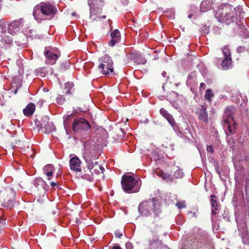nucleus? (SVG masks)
<instances>
[{
	"instance_id": "nucleus-1",
	"label": "nucleus",
	"mask_w": 249,
	"mask_h": 249,
	"mask_svg": "<svg viewBox=\"0 0 249 249\" xmlns=\"http://www.w3.org/2000/svg\"><path fill=\"white\" fill-rule=\"evenodd\" d=\"M244 13L242 8L240 7H236L232 8V7L229 4L221 5L216 11L215 16L218 20L221 23L226 24H230L238 20L243 24V19Z\"/></svg>"
},
{
	"instance_id": "nucleus-2",
	"label": "nucleus",
	"mask_w": 249,
	"mask_h": 249,
	"mask_svg": "<svg viewBox=\"0 0 249 249\" xmlns=\"http://www.w3.org/2000/svg\"><path fill=\"white\" fill-rule=\"evenodd\" d=\"M57 12L55 6L49 3L41 2L35 7L33 14L35 19L40 22L42 20L51 19Z\"/></svg>"
},
{
	"instance_id": "nucleus-3",
	"label": "nucleus",
	"mask_w": 249,
	"mask_h": 249,
	"mask_svg": "<svg viewBox=\"0 0 249 249\" xmlns=\"http://www.w3.org/2000/svg\"><path fill=\"white\" fill-rule=\"evenodd\" d=\"M139 213L143 216H148L153 214L156 217L161 212V203L156 198L145 201L139 206Z\"/></svg>"
},
{
	"instance_id": "nucleus-4",
	"label": "nucleus",
	"mask_w": 249,
	"mask_h": 249,
	"mask_svg": "<svg viewBox=\"0 0 249 249\" xmlns=\"http://www.w3.org/2000/svg\"><path fill=\"white\" fill-rule=\"evenodd\" d=\"M16 192L10 185L0 188V198L3 200V207L12 209L15 203Z\"/></svg>"
},
{
	"instance_id": "nucleus-5",
	"label": "nucleus",
	"mask_w": 249,
	"mask_h": 249,
	"mask_svg": "<svg viewBox=\"0 0 249 249\" xmlns=\"http://www.w3.org/2000/svg\"><path fill=\"white\" fill-rule=\"evenodd\" d=\"M121 185L124 192L131 194L139 191L141 182L139 178H135L131 176L124 175L121 179Z\"/></svg>"
},
{
	"instance_id": "nucleus-6",
	"label": "nucleus",
	"mask_w": 249,
	"mask_h": 249,
	"mask_svg": "<svg viewBox=\"0 0 249 249\" xmlns=\"http://www.w3.org/2000/svg\"><path fill=\"white\" fill-rule=\"evenodd\" d=\"M235 108L233 106L227 107L223 116L224 127L228 129L230 134L232 135L235 132L236 124L233 118Z\"/></svg>"
},
{
	"instance_id": "nucleus-7",
	"label": "nucleus",
	"mask_w": 249,
	"mask_h": 249,
	"mask_svg": "<svg viewBox=\"0 0 249 249\" xmlns=\"http://www.w3.org/2000/svg\"><path fill=\"white\" fill-rule=\"evenodd\" d=\"M99 70L103 75H109L114 74L113 62L110 56L105 54L99 58Z\"/></svg>"
},
{
	"instance_id": "nucleus-8",
	"label": "nucleus",
	"mask_w": 249,
	"mask_h": 249,
	"mask_svg": "<svg viewBox=\"0 0 249 249\" xmlns=\"http://www.w3.org/2000/svg\"><path fill=\"white\" fill-rule=\"evenodd\" d=\"M90 128L89 123L83 118L75 119L72 124L74 132L78 135H82V133Z\"/></svg>"
},
{
	"instance_id": "nucleus-9",
	"label": "nucleus",
	"mask_w": 249,
	"mask_h": 249,
	"mask_svg": "<svg viewBox=\"0 0 249 249\" xmlns=\"http://www.w3.org/2000/svg\"><path fill=\"white\" fill-rule=\"evenodd\" d=\"M88 155L86 154L85 156V160L87 164V167L83 171L81 170V172L79 173V175L83 178L91 181L92 179V176L94 174V166Z\"/></svg>"
},
{
	"instance_id": "nucleus-10",
	"label": "nucleus",
	"mask_w": 249,
	"mask_h": 249,
	"mask_svg": "<svg viewBox=\"0 0 249 249\" xmlns=\"http://www.w3.org/2000/svg\"><path fill=\"white\" fill-rule=\"evenodd\" d=\"M222 53L224 59L221 63V67L223 70L230 69L232 67L231 53L228 46H225L222 49Z\"/></svg>"
},
{
	"instance_id": "nucleus-11",
	"label": "nucleus",
	"mask_w": 249,
	"mask_h": 249,
	"mask_svg": "<svg viewBox=\"0 0 249 249\" xmlns=\"http://www.w3.org/2000/svg\"><path fill=\"white\" fill-rule=\"evenodd\" d=\"M23 26V19L22 18L12 21L8 24L7 27L8 32L12 35H16L19 31Z\"/></svg>"
},
{
	"instance_id": "nucleus-12",
	"label": "nucleus",
	"mask_w": 249,
	"mask_h": 249,
	"mask_svg": "<svg viewBox=\"0 0 249 249\" xmlns=\"http://www.w3.org/2000/svg\"><path fill=\"white\" fill-rule=\"evenodd\" d=\"M196 114L199 120L205 124H208L209 122V116L205 106L201 105L196 108Z\"/></svg>"
},
{
	"instance_id": "nucleus-13",
	"label": "nucleus",
	"mask_w": 249,
	"mask_h": 249,
	"mask_svg": "<svg viewBox=\"0 0 249 249\" xmlns=\"http://www.w3.org/2000/svg\"><path fill=\"white\" fill-rule=\"evenodd\" d=\"M44 53L46 58V63L50 65L55 64L59 56L58 54L53 53L50 50L47 51L46 49H45Z\"/></svg>"
},
{
	"instance_id": "nucleus-14",
	"label": "nucleus",
	"mask_w": 249,
	"mask_h": 249,
	"mask_svg": "<svg viewBox=\"0 0 249 249\" xmlns=\"http://www.w3.org/2000/svg\"><path fill=\"white\" fill-rule=\"evenodd\" d=\"M71 170L76 173L81 172V161L77 157L72 158L70 160Z\"/></svg>"
},
{
	"instance_id": "nucleus-15",
	"label": "nucleus",
	"mask_w": 249,
	"mask_h": 249,
	"mask_svg": "<svg viewBox=\"0 0 249 249\" xmlns=\"http://www.w3.org/2000/svg\"><path fill=\"white\" fill-rule=\"evenodd\" d=\"M186 84L188 86L190 87L191 90H193V89L196 87L197 82L196 72L189 73L187 77Z\"/></svg>"
},
{
	"instance_id": "nucleus-16",
	"label": "nucleus",
	"mask_w": 249,
	"mask_h": 249,
	"mask_svg": "<svg viewBox=\"0 0 249 249\" xmlns=\"http://www.w3.org/2000/svg\"><path fill=\"white\" fill-rule=\"evenodd\" d=\"M120 33L118 29H115L110 34L111 40L108 42V45L110 47L114 46L120 41Z\"/></svg>"
},
{
	"instance_id": "nucleus-17",
	"label": "nucleus",
	"mask_w": 249,
	"mask_h": 249,
	"mask_svg": "<svg viewBox=\"0 0 249 249\" xmlns=\"http://www.w3.org/2000/svg\"><path fill=\"white\" fill-rule=\"evenodd\" d=\"M130 59L138 65H144L146 63V60L141 54L134 53L131 54Z\"/></svg>"
},
{
	"instance_id": "nucleus-18",
	"label": "nucleus",
	"mask_w": 249,
	"mask_h": 249,
	"mask_svg": "<svg viewBox=\"0 0 249 249\" xmlns=\"http://www.w3.org/2000/svg\"><path fill=\"white\" fill-rule=\"evenodd\" d=\"M149 249H161V241L157 237H154L149 241Z\"/></svg>"
},
{
	"instance_id": "nucleus-19",
	"label": "nucleus",
	"mask_w": 249,
	"mask_h": 249,
	"mask_svg": "<svg viewBox=\"0 0 249 249\" xmlns=\"http://www.w3.org/2000/svg\"><path fill=\"white\" fill-rule=\"evenodd\" d=\"M104 4V0H88V4L90 8L101 9Z\"/></svg>"
},
{
	"instance_id": "nucleus-20",
	"label": "nucleus",
	"mask_w": 249,
	"mask_h": 249,
	"mask_svg": "<svg viewBox=\"0 0 249 249\" xmlns=\"http://www.w3.org/2000/svg\"><path fill=\"white\" fill-rule=\"evenodd\" d=\"M160 112V114L168 121L171 125H173L175 124V120L172 115L169 114L164 108H161Z\"/></svg>"
},
{
	"instance_id": "nucleus-21",
	"label": "nucleus",
	"mask_w": 249,
	"mask_h": 249,
	"mask_svg": "<svg viewBox=\"0 0 249 249\" xmlns=\"http://www.w3.org/2000/svg\"><path fill=\"white\" fill-rule=\"evenodd\" d=\"M212 8V2L211 0H204L202 1L200 5V11L201 12H205Z\"/></svg>"
},
{
	"instance_id": "nucleus-22",
	"label": "nucleus",
	"mask_w": 249,
	"mask_h": 249,
	"mask_svg": "<svg viewBox=\"0 0 249 249\" xmlns=\"http://www.w3.org/2000/svg\"><path fill=\"white\" fill-rule=\"evenodd\" d=\"M34 186L38 189L41 188L46 191L48 189V186L46 182L41 178H36L34 180Z\"/></svg>"
},
{
	"instance_id": "nucleus-23",
	"label": "nucleus",
	"mask_w": 249,
	"mask_h": 249,
	"mask_svg": "<svg viewBox=\"0 0 249 249\" xmlns=\"http://www.w3.org/2000/svg\"><path fill=\"white\" fill-rule=\"evenodd\" d=\"M35 105L33 103H30L28 104L25 108L23 109V114L26 116H30L33 115L35 111Z\"/></svg>"
},
{
	"instance_id": "nucleus-24",
	"label": "nucleus",
	"mask_w": 249,
	"mask_h": 249,
	"mask_svg": "<svg viewBox=\"0 0 249 249\" xmlns=\"http://www.w3.org/2000/svg\"><path fill=\"white\" fill-rule=\"evenodd\" d=\"M43 173L47 176L48 179H51L52 176L54 171V168L52 164H47L43 168Z\"/></svg>"
},
{
	"instance_id": "nucleus-25",
	"label": "nucleus",
	"mask_w": 249,
	"mask_h": 249,
	"mask_svg": "<svg viewBox=\"0 0 249 249\" xmlns=\"http://www.w3.org/2000/svg\"><path fill=\"white\" fill-rule=\"evenodd\" d=\"M101 9H99V8L96 9L93 8H90V19L92 21L97 20L99 18V16L101 14Z\"/></svg>"
},
{
	"instance_id": "nucleus-26",
	"label": "nucleus",
	"mask_w": 249,
	"mask_h": 249,
	"mask_svg": "<svg viewBox=\"0 0 249 249\" xmlns=\"http://www.w3.org/2000/svg\"><path fill=\"white\" fill-rule=\"evenodd\" d=\"M211 206H212V213L213 215L217 214V211L218 210V203L216 200V196L212 195H211Z\"/></svg>"
},
{
	"instance_id": "nucleus-27",
	"label": "nucleus",
	"mask_w": 249,
	"mask_h": 249,
	"mask_svg": "<svg viewBox=\"0 0 249 249\" xmlns=\"http://www.w3.org/2000/svg\"><path fill=\"white\" fill-rule=\"evenodd\" d=\"M157 175L163 179L167 181H173V177L170 174H168L161 170H157L156 171Z\"/></svg>"
},
{
	"instance_id": "nucleus-28",
	"label": "nucleus",
	"mask_w": 249,
	"mask_h": 249,
	"mask_svg": "<svg viewBox=\"0 0 249 249\" xmlns=\"http://www.w3.org/2000/svg\"><path fill=\"white\" fill-rule=\"evenodd\" d=\"M49 121V118L48 116H44L40 121L35 120L36 124L37 127H39L40 129H43L44 126L48 123Z\"/></svg>"
},
{
	"instance_id": "nucleus-29",
	"label": "nucleus",
	"mask_w": 249,
	"mask_h": 249,
	"mask_svg": "<svg viewBox=\"0 0 249 249\" xmlns=\"http://www.w3.org/2000/svg\"><path fill=\"white\" fill-rule=\"evenodd\" d=\"M196 240L198 242V245L199 246L200 245V249L196 248V249H203L201 245L206 243L208 241L207 234L206 233H204L202 235H200L199 237H197ZM182 249H186V248H183Z\"/></svg>"
},
{
	"instance_id": "nucleus-30",
	"label": "nucleus",
	"mask_w": 249,
	"mask_h": 249,
	"mask_svg": "<svg viewBox=\"0 0 249 249\" xmlns=\"http://www.w3.org/2000/svg\"><path fill=\"white\" fill-rule=\"evenodd\" d=\"M44 130L43 129L41 131L43 133H49L54 130V127L53 124L52 122L49 121L48 123L44 126L43 127Z\"/></svg>"
},
{
	"instance_id": "nucleus-31",
	"label": "nucleus",
	"mask_w": 249,
	"mask_h": 249,
	"mask_svg": "<svg viewBox=\"0 0 249 249\" xmlns=\"http://www.w3.org/2000/svg\"><path fill=\"white\" fill-rule=\"evenodd\" d=\"M88 154L89 155V159L90 160V161L92 163H94L93 161L94 160H96L98 158V155L96 153L95 151H86L84 154H83V157L85 159V156Z\"/></svg>"
},
{
	"instance_id": "nucleus-32",
	"label": "nucleus",
	"mask_w": 249,
	"mask_h": 249,
	"mask_svg": "<svg viewBox=\"0 0 249 249\" xmlns=\"http://www.w3.org/2000/svg\"><path fill=\"white\" fill-rule=\"evenodd\" d=\"M1 42L3 43V45L6 47V45H10L13 43V39L8 35L1 36Z\"/></svg>"
},
{
	"instance_id": "nucleus-33",
	"label": "nucleus",
	"mask_w": 249,
	"mask_h": 249,
	"mask_svg": "<svg viewBox=\"0 0 249 249\" xmlns=\"http://www.w3.org/2000/svg\"><path fill=\"white\" fill-rule=\"evenodd\" d=\"M35 74L36 76L40 77H45L48 72L47 69L45 68H39L35 70Z\"/></svg>"
},
{
	"instance_id": "nucleus-34",
	"label": "nucleus",
	"mask_w": 249,
	"mask_h": 249,
	"mask_svg": "<svg viewBox=\"0 0 249 249\" xmlns=\"http://www.w3.org/2000/svg\"><path fill=\"white\" fill-rule=\"evenodd\" d=\"M93 164L94 166V174H98L100 172L101 173H104L105 171L104 168L103 166H101L100 165H99L97 162H94V163H93Z\"/></svg>"
},
{
	"instance_id": "nucleus-35",
	"label": "nucleus",
	"mask_w": 249,
	"mask_h": 249,
	"mask_svg": "<svg viewBox=\"0 0 249 249\" xmlns=\"http://www.w3.org/2000/svg\"><path fill=\"white\" fill-rule=\"evenodd\" d=\"M73 84L72 83H67L65 84V93L69 94L71 93V90L73 87Z\"/></svg>"
},
{
	"instance_id": "nucleus-36",
	"label": "nucleus",
	"mask_w": 249,
	"mask_h": 249,
	"mask_svg": "<svg viewBox=\"0 0 249 249\" xmlns=\"http://www.w3.org/2000/svg\"><path fill=\"white\" fill-rule=\"evenodd\" d=\"M185 134H182L181 132H179V133L180 134V136L181 137L184 138H187L190 139L189 136L192 135L191 132L190 130V129L189 127V126H187L185 128Z\"/></svg>"
},
{
	"instance_id": "nucleus-37",
	"label": "nucleus",
	"mask_w": 249,
	"mask_h": 249,
	"mask_svg": "<svg viewBox=\"0 0 249 249\" xmlns=\"http://www.w3.org/2000/svg\"><path fill=\"white\" fill-rule=\"evenodd\" d=\"M213 96V94L212 92V90L210 89H208L206 91V93L205 94V98L206 99L208 100L209 102L211 101V98Z\"/></svg>"
},
{
	"instance_id": "nucleus-38",
	"label": "nucleus",
	"mask_w": 249,
	"mask_h": 249,
	"mask_svg": "<svg viewBox=\"0 0 249 249\" xmlns=\"http://www.w3.org/2000/svg\"><path fill=\"white\" fill-rule=\"evenodd\" d=\"M56 101L57 104L59 105H63L65 102V99L61 95H59L56 99Z\"/></svg>"
},
{
	"instance_id": "nucleus-39",
	"label": "nucleus",
	"mask_w": 249,
	"mask_h": 249,
	"mask_svg": "<svg viewBox=\"0 0 249 249\" xmlns=\"http://www.w3.org/2000/svg\"><path fill=\"white\" fill-rule=\"evenodd\" d=\"M174 176L176 178H182L183 176V173L180 169H177L174 173Z\"/></svg>"
},
{
	"instance_id": "nucleus-40",
	"label": "nucleus",
	"mask_w": 249,
	"mask_h": 249,
	"mask_svg": "<svg viewBox=\"0 0 249 249\" xmlns=\"http://www.w3.org/2000/svg\"><path fill=\"white\" fill-rule=\"evenodd\" d=\"M23 32L27 36H33L32 34L34 32L33 30L30 29V28H27L24 29Z\"/></svg>"
},
{
	"instance_id": "nucleus-41",
	"label": "nucleus",
	"mask_w": 249,
	"mask_h": 249,
	"mask_svg": "<svg viewBox=\"0 0 249 249\" xmlns=\"http://www.w3.org/2000/svg\"><path fill=\"white\" fill-rule=\"evenodd\" d=\"M192 10H193V12L189 14L188 18H191L193 17L196 18V12L195 11L196 8L194 6L192 7Z\"/></svg>"
},
{
	"instance_id": "nucleus-42",
	"label": "nucleus",
	"mask_w": 249,
	"mask_h": 249,
	"mask_svg": "<svg viewBox=\"0 0 249 249\" xmlns=\"http://www.w3.org/2000/svg\"><path fill=\"white\" fill-rule=\"evenodd\" d=\"M0 27L3 31V33L4 34L5 31L6 26H5V22L3 20V19H0Z\"/></svg>"
},
{
	"instance_id": "nucleus-43",
	"label": "nucleus",
	"mask_w": 249,
	"mask_h": 249,
	"mask_svg": "<svg viewBox=\"0 0 249 249\" xmlns=\"http://www.w3.org/2000/svg\"><path fill=\"white\" fill-rule=\"evenodd\" d=\"M176 205L179 209L184 208L186 207L184 201H179L176 204Z\"/></svg>"
},
{
	"instance_id": "nucleus-44",
	"label": "nucleus",
	"mask_w": 249,
	"mask_h": 249,
	"mask_svg": "<svg viewBox=\"0 0 249 249\" xmlns=\"http://www.w3.org/2000/svg\"><path fill=\"white\" fill-rule=\"evenodd\" d=\"M204 30H202L201 29V31L202 33L203 34H207L209 32V29L208 27L206 26H204L203 27Z\"/></svg>"
},
{
	"instance_id": "nucleus-45",
	"label": "nucleus",
	"mask_w": 249,
	"mask_h": 249,
	"mask_svg": "<svg viewBox=\"0 0 249 249\" xmlns=\"http://www.w3.org/2000/svg\"><path fill=\"white\" fill-rule=\"evenodd\" d=\"M115 235L116 237L120 238L123 234L122 232L120 231H117L115 232Z\"/></svg>"
},
{
	"instance_id": "nucleus-46",
	"label": "nucleus",
	"mask_w": 249,
	"mask_h": 249,
	"mask_svg": "<svg viewBox=\"0 0 249 249\" xmlns=\"http://www.w3.org/2000/svg\"><path fill=\"white\" fill-rule=\"evenodd\" d=\"M244 50V48L242 46H239L236 49V51L238 53L242 52Z\"/></svg>"
},
{
	"instance_id": "nucleus-47",
	"label": "nucleus",
	"mask_w": 249,
	"mask_h": 249,
	"mask_svg": "<svg viewBox=\"0 0 249 249\" xmlns=\"http://www.w3.org/2000/svg\"><path fill=\"white\" fill-rule=\"evenodd\" d=\"M125 246L127 249H132V245L131 243L128 242L126 243Z\"/></svg>"
},
{
	"instance_id": "nucleus-48",
	"label": "nucleus",
	"mask_w": 249,
	"mask_h": 249,
	"mask_svg": "<svg viewBox=\"0 0 249 249\" xmlns=\"http://www.w3.org/2000/svg\"><path fill=\"white\" fill-rule=\"evenodd\" d=\"M207 150L208 152L213 153V148L212 146H208L207 147Z\"/></svg>"
},
{
	"instance_id": "nucleus-49",
	"label": "nucleus",
	"mask_w": 249,
	"mask_h": 249,
	"mask_svg": "<svg viewBox=\"0 0 249 249\" xmlns=\"http://www.w3.org/2000/svg\"><path fill=\"white\" fill-rule=\"evenodd\" d=\"M206 88V85L205 83H200V88L201 89H205Z\"/></svg>"
},
{
	"instance_id": "nucleus-50",
	"label": "nucleus",
	"mask_w": 249,
	"mask_h": 249,
	"mask_svg": "<svg viewBox=\"0 0 249 249\" xmlns=\"http://www.w3.org/2000/svg\"><path fill=\"white\" fill-rule=\"evenodd\" d=\"M51 186H52L53 187H55V186H57V187H58V184H57V183L54 182H53V181H52V182H51Z\"/></svg>"
},
{
	"instance_id": "nucleus-51",
	"label": "nucleus",
	"mask_w": 249,
	"mask_h": 249,
	"mask_svg": "<svg viewBox=\"0 0 249 249\" xmlns=\"http://www.w3.org/2000/svg\"><path fill=\"white\" fill-rule=\"evenodd\" d=\"M112 249H121V248L120 246L115 245L113 247Z\"/></svg>"
},
{
	"instance_id": "nucleus-52",
	"label": "nucleus",
	"mask_w": 249,
	"mask_h": 249,
	"mask_svg": "<svg viewBox=\"0 0 249 249\" xmlns=\"http://www.w3.org/2000/svg\"><path fill=\"white\" fill-rule=\"evenodd\" d=\"M216 171L217 172V173L220 176L221 175V173L219 171V169L218 168H216Z\"/></svg>"
},
{
	"instance_id": "nucleus-53",
	"label": "nucleus",
	"mask_w": 249,
	"mask_h": 249,
	"mask_svg": "<svg viewBox=\"0 0 249 249\" xmlns=\"http://www.w3.org/2000/svg\"><path fill=\"white\" fill-rule=\"evenodd\" d=\"M166 74V72L165 71H163L161 73L162 76L163 77H165Z\"/></svg>"
},
{
	"instance_id": "nucleus-54",
	"label": "nucleus",
	"mask_w": 249,
	"mask_h": 249,
	"mask_svg": "<svg viewBox=\"0 0 249 249\" xmlns=\"http://www.w3.org/2000/svg\"><path fill=\"white\" fill-rule=\"evenodd\" d=\"M2 8V1L0 0V11H1Z\"/></svg>"
},
{
	"instance_id": "nucleus-55",
	"label": "nucleus",
	"mask_w": 249,
	"mask_h": 249,
	"mask_svg": "<svg viewBox=\"0 0 249 249\" xmlns=\"http://www.w3.org/2000/svg\"><path fill=\"white\" fill-rule=\"evenodd\" d=\"M106 18V16H102L101 18Z\"/></svg>"
},
{
	"instance_id": "nucleus-56",
	"label": "nucleus",
	"mask_w": 249,
	"mask_h": 249,
	"mask_svg": "<svg viewBox=\"0 0 249 249\" xmlns=\"http://www.w3.org/2000/svg\"><path fill=\"white\" fill-rule=\"evenodd\" d=\"M249 37V35L248 34H247L246 35V37Z\"/></svg>"
},
{
	"instance_id": "nucleus-57",
	"label": "nucleus",
	"mask_w": 249,
	"mask_h": 249,
	"mask_svg": "<svg viewBox=\"0 0 249 249\" xmlns=\"http://www.w3.org/2000/svg\"><path fill=\"white\" fill-rule=\"evenodd\" d=\"M237 227H238V230H239L240 229V226L238 225Z\"/></svg>"
},
{
	"instance_id": "nucleus-58",
	"label": "nucleus",
	"mask_w": 249,
	"mask_h": 249,
	"mask_svg": "<svg viewBox=\"0 0 249 249\" xmlns=\"http://www.w3.org/2000/svg\"><path fill=\"white\" fill-rule=\"evenodd\" d=\"M243 230H245V227H243Z\"/></svg>"
},
{
	"instance_id": "nucleus-59",
	"label": "nucleus",
	"mask_w": 249,
	"mask_h": 249,
	"mask_svg": "<svg viewBox=\"0 0 249 249\" xmlns=\"http://www.w3.org/2000/svg\"><path fill=\"white\" fill-rule=\"evenodd\" d=\"M64 124H66V120H65V121H64Z\"/></svg>"
},
{
	"instance_id": "nucleus-60",
	"label": "nucleus",
	"mask_w": 249,
	"mask_h": 249,
	"mask_svg": "<svg viewBox=\"0 0 249 249\" xmlns=\"http://www.w3.org/2000/svg\"><path fill=\"white\" fill-rule=\"evenodd\" d=\"M235 178H237V177L236 176V175H235Z\"/></svg>"
}]
</instances>
